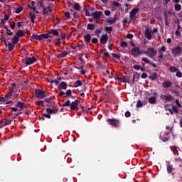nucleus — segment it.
<instances>
[{
	"label": "nucleus",
	"mask_w": 182,
	"mask_h": 182,
	"mask_svg": "<svg viewBox=\"0 0 182 182\" xmlns=\"http://www.w3.org/2000/svg\"><path fill=\"white\" fill-rule=\"evenodd\" d=\"M112 5L116 6V8H119L120 6V3H118L117 1H113Z\"/></svg>",
	"instance_id": "nucleus-47"
},
{
	"label": "nucleus",
	"mask_w": 182,
	"mask_h": 182,
	"mask_svg": "<svg viewBox=\"0 0 182 182\" xmlns=\"http://www.w3.org/2000/svg\"><path fill=\"white\" fill-rule=\"evenodd\" d=\"M159 53V59H161L162 60H166V58H164V55L163 54L164 53L161 52H158Z\"/></svg>",
	"instance_id": "nucleus-35"
},
{
	"label": "nucleus",
	"mask_w": 182,
	"mask_h": 182,
	"mask_svg": "<svg viewBox=\"0 0 182 182\" xmlns=\"http://www.w3.org/2000/svg\"><path fill=\"white\" fill-rule=\"evenodd\" d=\"M70 100H68L64 103L63 106H66V107H68V106H70Z\"/></svg>",
	"instance_id": "nucleus-51"
},
{
	"label": "nucleus",
	"mask_w": 182,
	"mask_h": 182,
	"mask_svg": "<svg viewBox=\"0 0 182 182\" xmlns=\"http://www.w3.org/2000/svg\"><path fill=\"white\" fill-rule=\"evenodd\" d=\"M28 16L33 23H35V19H36V15L35 14V12L31 11L29 13Z\"/></svg>",
	"instance_id": "nucleus-15"
},
{
	"label": "nucleus",
	"mask_w": 182,
	"mask_h": 182,
	"mask_svg": "<svg viewBox=\"0 0 182 182\" xmlns=\"http://www.w3.org/2000/svg\"><path fill=\"white\" fill-rule=\"evenodd\" d=\"M142 61L145 62V63H150V60L146 58H142Z\"/></svg>",
	"instance_id": "nucleus-56"
},
{
	"label": "nucleus",
	"mask_w": 182,
	"mask_h": 182,
	"mask_svg": "<svg viewBox=\"0 0 182 182\" xmlns=\"http://www.w3.org/2000/svg\"><path fill=\"white\" fill-rule=\"evenodd\" d=\"M161 99H164L165 101V103H167V102H171L173 100V96L170 94L164 95L161 96Z\"/></svg>",
	"instance_id": "nucleus-6"
},
{
	"label": "nucleus",
	"mask_w": 182,
	"mask_h": 182,
	"mask_svg": "<svg viewBox=\"0 0 182 182\" xmlns=\"http://www.w3.org/2000/svg\"><path fill=\"white\" fill-rule=\"evenodd\" d=\"M16 35H17V36H23L25 35V33H23V31L20 30V31H17Z\"/></svg>",
	"instance_id": "nucleus-41"
},
{
	"label": "nucleus",
	"mask_w": 182,
	"mask_h": 182,
	"mask_svg": "<svg viewBox=\"0 0 182 182\" xmlns=\"http://www.w3.org/2000/svg\"><path fill=\"white\" fill-rule=\"evenodd\" d=\"M105 29L106 32H108L109 33H112V27H105Z\"/></svg>",
	"instance_id": "nucleus-46"
},
{
	"label": "nucleus",
	"mask_w": 182,
	"mask_h": 182,
	"mask_svg": "<svg viewBox=\"0 0 182 182\" xmlns=\"http://www.w3.org/2000/svg\"><path fill=\"white\" fill-rule=\"evenodd\" d=\"M171 110H172L173 113H176V114L178 113V109H177V107H176L174 106H172Z\"/></svg>",
	"instance_id": "nucleus-44"
},
{
	"label": "nucleus",
	"mask_w": 182,
	"mask_h": 182,
	"mask_svg": "<svg viewBox=\"0 0 182 182\" xmlns=\"http://www.w3.org/2000/svg\"><path fill=\"white\" fill-rule=\"evenodd\" d=\"M16 107L18 109V112H21L23 109V104L21 102H18L16 104Z\"/></svg>",
	"instance_id": "nucleus-21"
},
{
	"label": "nucleus",
	"mask_w": 182,
	"mask_h": 182,
	"mask_svg": "<svg viewBox=\"0 0 182 182\" xmlns=\"http://www.w3.org/2000/svg\"><path fill=\"white\" fill-rule=\"evenodd\" d=\"M167 171L168 174H170L173 171V167L170 166V164L167 165Z\"/></svg>",
	"instance_id": "nucleus-38"
},
{
	"label": "nucleus",
	"mask_w": 182,
	"mask_h": 182,
	"mask_svg": "<svg viewBox=\"0 0 182 182\" xmlns=\"http://www.w3.org/2000/svg\"><path fill=\"white\" fill-rule=\"evenodd\" d=\"M116 80H120L121 82H123L124 83H126L127 82V80L126 79V76L122 75V76H117L115 77Z\"/></svg>",
	"instance_id": "nucleus-17"
},
{
	"label": "nucleus",
	"mask_w": 182,
	"mask_h": 182,
	"mask_svg": "<svg viewBox=\"0 0 182 182\" xmlns=\"http://www.w3.org/2000/svg\"><path fill=\"white\" fill-rule=\"evenodd\" d=\"M65 18H67V19H70V13L66 11L65 13Z\"/></svg>",
	"instance_id": "nucleus-53"
},
{
	"label": "nucleus",
	"mask_w": 182,
	"mask_h": 182,
	"mask_svg": "<svg viewBox=\"0 0 182 182\" xmlns=\"http://www.w3.org/2000/svg\"><path fill=\"white\" fill-rule=\"evenodd\" d=\"M79 86H82V81H80V80H77V81L74 83V87H79Z\"/></svg>",
	"instance_id": "nucleus-32"
},
{
	"label": "nucleus",
	"mask_w": 182,
	"mask_h": 182,
	"mask_svg": "<svg viewBox=\"0 0 182 182\" xmlns=\"http://www.w3.org/2000/svg\"><path fill=\"white\" fill-rule=\"evenodd\" d=\"M13 43L15 44V43H18V41H19V38H18L17 36H14L13 39Z\"/></svg>",
	"instance_id": "nucleus-36"
},
{
	"label": "nucleus",
	"mask_w": 182,
	"mask_h": 182,
	"mask_svg": "<svg viewBox=\"0 0 182 182\" xmlns=\"http://www.w3.org/2000/svg\"><path fill=\"white\" fill-rule=\"evenodd\" d=\"M33 39H36L37 41H42V34L41 35H33Z\"/></svg>",
	"instance_id": "nucleus-27"
},
{
	"label": "nucleus",
	"mask_w": 182,
	"mask_h": 182,
	"mask_svg": "<svg viewBox=\"0 0 182 182\" xmlns=\"http://www.w3.org/2000/svg\"><path fill=\"white\" fill-rule=\"evenodd\" d=\"M51 12H52V8H50V6L47 8H43V15L48 16V15H49V14H50Z\"/></svg>",
	"instance_id": "nucleus-14"
},
{
	"label": "nucleus",
	"mask_w": 182,
	"mask_h": 182,
	"mask_svg": "<svg viewBox=\"0 0 182 182\" xmlns=\"http://www.w3.org/2000/svg\"><path fill=\"white\" fill-rule=\"evenodd\" d=\"M182 49L180 46H176L172 49V55L173 56H180L181 55Z\"/></svg>",
	"instance_id": "nucleus-1"
},
{
	"label": "nucleus",
	"mask_w": 182,
	"mask_h": 182,
	"mask_svg": "<svg viewBox=\"0 0 182 182\" xmlns=\"http://www.w3.org/2000/svg\"><path fill=\"white\" fill-rule=\"evenodd\" d=\"M65 95H66L67 97H70L72 96V90H68L65 92Z\"/></svg>",
	"instance_id": "nucleus-40"
},
{
	"label": "nucleus",
	"mask_w": 182,
	"mask_h": 182,
	"mask_svg": "<svg viewBox=\"0 0 182 182\" xmlns=\"http://www.w3.org/2000/svg\"><path fill=\"white\" fill-rule=\"evenodd\" d=\"M37 105L38 106H43V101H38Z\"/></svg>",
	"instance_id": "nucleus-62"
},
{
	"label": "nucleus",
	"mask_w": 182,
	"mask_h": 182,
	"mask_svg": "<svg viewBox=\"0 0 182 182\" xmlns=\"http://www.w3.org/2000/svg\"><path fill=\"white\" fill-rule=\"evenodd\" d=\"M171 81H168V80H167V81H165V82H164L163 83H162V86H163V87H164L165 89H167V88H168V87H170L171 86Z\"/></svg>",
	"instance_id": "nucleus-18"
},
{
	"label": "nucleus",
	"mask_w": 182,
	"mask_h": 182,
	"mask_svg": "<svg viewBox=\"0 0 182 182\" xmlns=\"http://www.w3.org/2000/svg\"><path fill=\"white\" fill-rule=\"evenodd\" d=\"M176 76L177 77H182V73L179 70H178L176 72Z\"/></svg>",
	"instance_id": "nucleus-45"
},
{
	"label": "nucleus",
	"mask_w": 182,
	"mask_h": 182,
	"mask_svg": "<svg viewBox=\"0 0 182 182\" xmlns=\"http://www.w3.org/2000/svg\"><path fill=\"white\" fill-rule=\"evenodd\" d=\"M65 56H68V51L62 52L61 53L57 55V58H58V59H60L62 58H65Z\"/></svg>",
	"instance_id": "nucleus-20"
},
{
	"label": "nucleus",
	"mask_w": 182,
	"mask_h": 182,
	"mask_svg": "<svg viewBox=\"0 0 182 182\" xmlns=\"http://www.w3.org/2000/svg\"><path fill=\"white\" fill-rule=\"evenodd\" d=\"M97 41H98L97 38H94L92 39V43H96Z\"/></svg>",
	"instance_id": "nucleus-64"
},
{
	"label": "nucleus",
	"mask_w": 182,
	"mask_h": 182,
	"mask_svg": "<svg viewBox=\"0 0 182 182\" xmlns=\"http://www.w3.org/2000/svg\"><path fill=\"white\" fill-rule=\"evenodd\" d=\"M91 38L92 37L90 36V34H86L84 36V39H85V42H87V43H89V42H90Z\"/></svg>",
	"instance_id": "nucleus-25"
},
{
	"label": "nucleus",
	"mask_w": 182,
	"mask_h": 182,
	"mask_svg": "<svg viewBox=\"0 0 182 182\" xmlns=\"http://www.w3.org/2000/svg\"><path fill=\"white\" fill-rule=\"evenodd\" d=\"M175 103H176L177 107H178L179 109H181L182 105H181V101H180V100L176 99V100H175Z\"/></svg>",
	"instance_id": "nucleus-28"
},
{
	"label": "nucleus",
	"mask_w": 182,
	"mask_h": 182,
	"mask_svg": "<svg viewBox=\"0 0 182 182\" xmlns=\"http://www.w3.org/2000/svg\"><path fill=\"white\" fill-rule=\"evenodd\" d=\"M23 10V7L20 6L16 10V14H21L22 11Z\"/></svg>",
	"instance_id": "nucleus-43"
},
{
	"label": "nucleus",
	"mask_w": 182,
	"mask_h": 182,
	"mask_svg": "<svg viewBox=\"0 0 182 182\" xmlns=\"http://www.w3.org/2000/svg\"><path fill=\"white\" fill-rule=\"evenodd\" d=\"M31 9L38 14V11H36V6H35V1H32L30 5Z\"/></svg>",
	"instance_id": "nucleus-23"
},
{
	"label": "nucleus",
	"mask_w": 182,
	"mask_h": 182,
	"mask_svg": "<svg viewBox=\"0 0 182 182\" xmlns=\"http://www.w3.org/2000/svg\"><path fill=\"white\" fill-rule=\"evenodd\" d=\"M131 53L134 58H138V56L143 53V52H140V48H139V47H134L131 50Z\"/></svg>",
	"instance_id": "nucleus-2"
},
{
	"label": "nucleus",
	"mask_w": 182,
	"mask_h": 182,
	"mask_svg": "<svg viewBox=\"0 0 182 182\" xmlns=\"http://www.w3.org/2000/svg\"><path fill=\"white\" fill-rule=\"evenodd\" d=\"M2 103H6V99L4 97H0V105H2Z\"/></svg>",
	"instance_id": "nucleus-50"
},
{
	"label": "nucleus",
	"mask_w": 182,
	"mask_h": 182,
	"mask_svg": "<svg viewBox=\"0 0 182 182\" xmlns=\"http://www.w3.org/2000/svg\"><path fill=\"white\" fill-rule=\"evenodd\" d=\"M166 46H162L161 47H160L159 48L158 52H161V53H164V52H166Z\"/></svg>",
	"instance_id": "nucleus-34"
},
{
	"label": "nucleus",
	"mask_w": 182,
	"mask_h": 182,
	"mask_svg": "<svg viewBox=\"0 0 182 182\" xmlns=\"http://www.w3.org/2000/svg\"><path fill=\"white\" fill-rule=\"evenodd\" d=\"M73 9H74L75 11H80V5H79V4H77V3H75V4L73 5Z\"/></svg>",
	"instance_id": "nucleus-33"
},
{
	"label": "nucleus",
	"mask_w": 182,
	"mask_h": 182,
	"mask_svg": "<svg viewBox=\"0 0 182 182\" xmlns=\"http://www.w3.org/2000/svg\"><path fill=\"white\" fill-rule=\"evenodd\" d=\"M77 106H79L77 101H74V102H71V104H70V109L76 110V109H77Z\"/></svg>",
	"instance_id": "nucleus-16"
},
{
	"label": "nucleus",
	"mask_w": 182,
	"mask_h": 182,
	"mask_svg": "<svg viewBox=\"0 0 182 182\" xmlns=\"http://www.w3.org/2000/svg\"><path fill=\"white\" fill-rule=\"evenodd\" d=\"M12 92H9V94L6 95L4 99H6V105H9V103H12Z\"/></svg>",
	"instance_id": "nucleus-12"
},
{
	"label": "nucleus",
	"mask_w": 182,
	"mask_h": 182,
	"mask_svg": "<svg viewBox=\"0 0 182 182\" xmlns=\"http://www.w3.org/2000/svg\"><path fill=\"white\" fill-rule=\"evenodd\" d=\"M51 32L53 35H54V36H59V32L58 31V30L52 29Z\"/></svg>",
	"instance_id": "nucleus-39"
},
{
	"label": "nucleus",
	"mask_w": 182,
	"mask_h": 182,
	"mask_svg": "<svg viewBox=\"0 0 182 182\" xmlns=\"http://www.w3.org/2000/svg\"><path fill=\"white\" fill-rule=\"evenodd\" d=\"M136 107H143V102H141L140 100L137 102Z\"/></svg>",
	"instance_id": "nucleus-52"
},
{
	"label": "nucleus",
	"mask_w": 182,
	"mask_h": 182,
	"mask_svg": "<svg viewBox=\"0 0 182 182\" xmlns=\"http://www.w3.org/2000/svg\"><path fill=\"white\" fill-rule=\"evenodd\" d=\"M95 28H96V26L95 24L88 23L87 26V29L88 31H94Z\"/></svg>",
	"instance_id": "nucleus-22"
},
{
	"label": "nucleus",
	"mask_w": 182,
	"mask_h": 182,
	"mask_svg": "<svg viewBox=\"0 0 182 182\" xmlns=\"http://www.w3.org/2000/svg\"><path fill=\"white\" fill-rule=\"evenodd\" d=\"M15 48V45L11 43H8V49L11 52Z\"/></svg>",
	"instance_id": "nucleus-31"
},
{
	"label": "nucleus",
	"mask_w": 182,
	"mask_h": 182,
	"mask_svg": "<svg viewBox=\"0 0 182 182\" xmlns=\"http://www.w3.org/2000/svg\"><path fill=\"white\" fill-rule=\"evenodd\" d=\"M144 53H146L149 58H154L157 55V51L153 48H149Z\"/></svg>",
	"instance_id": "nucleus-3"
},
{
	"label": "nucleus",
	"mask_w": 182,
	"mask_h": 182,
	"mask_svg": "<svg viewBox=\"0 0 182 182\" xmlns=\"http://www.w3.org/2000/svg\"><path fill=\"white\" fill-rule=\"evenodd\" d=\"M46 112L48 114H52V113H53V110H52L50 108L47 109Z\"/></svg>",
	"instance_id": "nucleus-57"
},
{
	"label": "nucleus",
	"mask_w": 182,
	"mask_h": 182,
	"mask_svg": "<svg viewBox=\"0 0 182 182\" xmlns=\"http://www.w3.org/2000/svg\"><path fill=\"white\" fill-rule=\"evenodd\" d=\"M110 14H112V12H110V11H109V10H105V15L106 16H110Z\"/></svg>",
	"instance_id": "nucleus-54"
},
{
	"label": "nucleus",
	"mask_w": 182,
	"mask_h": 182,
	"mask_svg": "<svg viewBox=\"0 0 182 182\" xmlns=\"http://www.w3.org/2000/svg\"><path fill=\"white\" fill-rule=\"evenodd\" d=\"M108 39L109 37L107 36V34L102 35L100 38V43H102V45H106V43H107Z\"/></svg>",
	"instance_id": "nucleus-11"
},
{
	"label": "nucleus",
	"mask_w": 182,
	"mask_h": 182,
	"mask_svg": "<svg viewBox=\"0 0 182 182\" xmlns=\"http://www.w3.org/2000/svg\"><path fill=\"white\" fill-rule=\"evenodd\" d=\"M133 68H134V69H135V70H139V69H140V65H134L133 66Z\"/></svg>",
	"instance_id": "nucleus-59"
},
{
	"label": "nucleus",
	"mask_w": 182,
	"mask_h": 182,
	"mask_svg": "<svg viewBox=\"0 0 182 182\" xmlns=\"http://www.w3.org/2000/svg\"><path fill=\"white\" fill-rule=\"evenodd\" d=\"M130 116H132V114L130 113V112L127 111V112H125V117H130Z\"/></svg>",
	"instance_id": "nucleus-60"
},
{
	"label": "nucleus",
	"mask_w": 182,
	"mask_h": 182,
	"mask_svg": "<svg viewBox=\"0 0 182 182\" xmlns=\"http://www.w3.org/2000/svg\"><path fill=\"white\" fill-rule=\"evenodd\" d=\"M59 89H62L63 90H66V89H68V84H66V82H62L59 85Z\"/></svg>",
	"instance_id": "nucleus-19"
},
{
	"label": "nucleus",
	"mask_w": 182,
	"mask_h": 182,
	"mask_svg": "<svg viewBox=\"0 0 182 182\" xmlns=\"http://www.w3.org/2000/svg\"><path fill=\"white\" fill-rule=\"evenodd\" d=\"M120 46H122V48H127V46H129V44H127L126 41H122L120 43Z\"/></svg>",
	"instance_id": "nucleus-37"
},
{
	"label": "nucleus",
	"mask_w": 182,
	"mask_h": 182,
	"mask_svg": "<svg viewBox=\"0 0 182 182\" xmlns=\"http://www.w3.org/2000/svg\"><path fill=\"white\" fill-rule=\"evenodd\" d=\"M158 75L157 73H153L150 76H149V79L150 80H156V79H157Z\"/></svg>",
	"instance_id": "nucleus-24"
},
{
	"label": "nucleus",
	"mask_w": 182,
	"mask_h": 182,
	"mask_svg": "<svg viewBox=\"0 0 182 182\" xmlns=\"http://www.w3.org/2000/svg\"><path fill=\"white\" fill-rule=\"evenodd\" d=\"M60 43H62V40L60 38H58L55 45L57 46H60Z\"/></svg>",
	"instance_id": "nucleus-49"
},
{
	"label": "nucleus",
	"mask_w": 182,
	"mask_h": 182,
	"mask_svg": "<svg viewBox=\"0 0 182 182\" xmlns=\"http://www.w3.org/2000/svg\"><path fill=\"white\" fill-rule=\"evenodd\" d=\"M102 15V11H95L91 14V16H92L94 19H99V18H100Z\"/></svg>",
	"instance_id": "nucleus-13"
},
{
	"label": "nucleus",
	"mask_w": 182,
	"mask_h": 182,
	"mask_svg": "<svg viewBox=\"0 0 182 182\" xmlns=\"http://www.w3.org/2000/svg\"><path fill=\"white\" fill-rule=\"evenodd\" d=\"M144 35L146 39H148L149 41H151V38H152L151 31H150V28L149 27H147L145 29Z\"/></svg>",
	"instance_id": "nucleus-7"
},
{
	"label": "nucleus",
	"mask_w": 182,
	"mask_h": 182,
	"mask_svg": "<svg viewBox=\"0 0 182 182\" xmlns=\"http://www.w3.org/2000/svg\"><path fill=\"white\" fill-rule=\"evenodd\" d=\"M84 11L85 13L86 16H92V14L89 13V11L87 10V9H85Z\"/></svg>",
	"instance_id": "nucleus-48"
},
{
	"label": "nucleus",
	"mask_w": 182,
	"mask_h": 182,
	"mask_svg": "<svg viewBox=\"0 0 182 182\" xmlns=\"http://www.w3.org/2000/svg\"><path fill=\"white\" fill-rule=\"evenodd\" d=\"M170 107V105H166L164 106V109L167 111V112H169V113L171 114H173V110H171V109L169 108Z\"/></svg>",
	"instance_id": "nucleus-29"
},
{
	"label": "nucleus",
	"mask_w": 182,
	"mask_h": 182,
	"mask_svg": "<svg viewBox=\"0 0 182 182\" xmlns=\"http://www.w3.org/2000/svg\"><path fill=\"white\" fill-rule=\"evenodd\" d=\"M107 22H108L109 23H114L116 22V17L114 18H109L107 20Z\"/></svg>",
	"instance_id": "nucleus-30"
},
{
	"label": "nucleus",
	"mask_w": 182,
	"mask_h": 182,
	"mask_svg": "<svg viewBox=\"0 0 182 182\" xmlns=\"http://www.w3.org/2000/svg\"><path fill=\"white\" fill-rule=\"evenodd\" d=\"M138 12H139V8H134L129 14L130 19H132V20L134 19V18H136V15H137Z\"/></svg>",
	"instance_id": "nucleus-9"
},
{
	"label": "nucleus",
	"mask_w": 182,
	"mask_h": 182,
	"mask_svg": "<svg viewBox=\"0 0 182 182\" xmlns=\"http://www.w3.org/2000/svg\"><path fill=\"white\" fill-rule=\"evenodd\" d=\"M141 79H146L147 77V73H144L141 75Z\"/></svg>",
	"instance_id": "nucleus-58"
},
{
	"label": "nucleus",
	"mask_w": 182,
	"mask_h": 182,
	"mask_svg": "<svg viewBox=\"0 0 182 182\" xmlns=\"http://www.w3.org/2000/svg\"><path fill=\"white\" fill-rule=\"evenodd\" d=\"M127 38L128 39H132L133 38V35L132 34H127Z\"/></svg>",
	"instance_id": "nucleus-63"
},
{
	"label": "nucleus",
	"mask_w": 182,
	"mask_h": 182,
	"mask_svg": "<svg viewBox=\"0 0 182 182\" xmlns=\"http://www.w3.org/2000/svg\"><path fill=\"white\" fill-rule=\"evenodd\" d=\"M44 117H46L47 119H50V114H43Z\"/></svg>",
	"instance_id": "nucleus-61"
},
{
	"label": "nucleus",
	"mask_w": 182,
	"mask_h": 182,
	"mask_svg": "<svg viewBox=\"0 0 182 182\" xmlns=\"http://www.w3.org/2000/svg\"><path fill=\"white\" fill-rule=\"evenodd\" d=\"M42 36V39H48L49 38V34H41Z\"/></svg>",
	"instance_id": "nucleus-55"
},
{
	"label": "nucleus",
	"mask_w": 182,
	"mask_h": 182,
	"mask_svg": "<svg viewBox=\"0 0 182 182\" xmlns=\"http://www.w3.org/2000/svg\"><path fill=\"white\" fill-rule=\"evenodd\" d=\"M35 62H36V58L35 57H29L26 60L25 63L27 66H29V65H32L33 63H35Z\"/></svg>",
	"instance_id": "nucleus-8"
},
{
	"label": "nucleus",
	"mask_w": 182,
	"mask_h": 182,
	"mask_svg": "<svg viewBox=\"0 0 182 182\" xmlns=\"http://www.w3.org/2000/svg\"><path fill=\"white\" fill-rule=\"evenodd\" d=\"M45 92L41 90H36V96L38 99H43L45 97Z\"/></svg>",
	"instance_id": "nucleus-5"
},
{
	"label": "nucleus",
	"mask_w": 182,
	"mask_h": 182,
	"mask_svg": "<svg viewBox=\"0 0 182 182\" xmlns=\"http://www.w3.org/2000/svg\"><path fill=\"white\" fill-rule=\"evenodd\" d=\"M175 9L176 11H181V5L178 4H176L174 6Z\"/></svg>",
	"instance_id": "nucleus-42"
},
{
	"label": "nucleus",
	"mask_w": 182,
	"mask_h": 182,
	"mask_svg": "<svg viewBox=\"0 0 182 182\" xmlns=\"http://www.w3.org/2000/svg\"><path fill=\"white\" fill-rule=\"evenodd\" d=\"M153 95V97L149 98L148 102L151 105H156V100L157 99V92H154Z\"/></svg>",
	"instance_id": "nucleus-10"
},
{
	"label": "nucleus",
	"mask_w": 182,
	"mask_h": 182,
	"mask_svg": "<svg viewBox=\"0 0 182 182\" xmlns=\"http://www.w3.org/2000/svg\"><path fill=\"white\" fill-rule=\"evenodd\" d=\"M107 122L111 124V126H114V127H119V124H120L119 120L114 119H108Z\"/></svg>",
	"instance_id": "nucleus-4"
},
{
	"label": "nucleus",
	"mask_w": 182,
	"mask_h": 182,
	"mask_svg": "<svg viewBox=\"0 0 182 182\" xmlns=\"http://www.w3.org/2000/svg\"><path fill=\"white\" fill-rule=\"evenodd\" d=\"M178 70V68L174 66H171L169 68V71L171 72V73H176V72H177Z\"/></svg>",
	"instance_id": "nucleus-26"
}]
</instances>
